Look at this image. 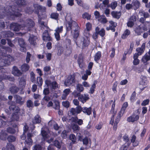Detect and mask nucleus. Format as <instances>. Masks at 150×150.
<instances>
[{
    "instance_id": "nucleus-1",
    "label": "nucleus",
    "mask_w": 150,
    "mask_h": 150,
    "mask_svg": "<svg viewBox=\"0 0 150 150\" xmlns=\"http://www.w3.org/2000/svg\"><path fill=\"white\" fill-rule=\"evenodd\" d=\"M66 26L67 32L71 31L74 40L77 46L79 47H81L83 49L88 46L90 43L89 36L84 35L80 41L77 40L80 34L81 28L76 21L71 18L70 21H66ZM89 34V33L88 36Z\"/></svg>"
},
{
    "instance_id": "nucleus-2",
    "label": "nucleus",
    "mask_w": 150,
    "mask_h": 150,
    "mask_svg": "<svg viewBox=\"0 0 150 150\" xmlns=\"http://www.w3.org/2000/svg\"><path fill=\"white\" fill-rule=\"evenodd\" d=\"M21 11L17 6H7L3 7L0 6V19L4 18L6 16H9L13 20L16 18H20L22 16Z\"/></svg>"
},
{
    "instance_id": "nucleus-3",
    "label": "nucleus",
    "mask_w": 150,
    "mask_h": 150,
    "mask_svg": "<svg viewBox=\"0 0 150 150\" xmlns=\"http://www.w3.org/2000/svg\"><path fill=\"white\" fill-rule=\"evenodd\" d=\"M1 52V59L3 60L4 65L5 66L9 65L13 60V58L7 53H11L12 50L11 48L8 47H2L0 49Z\"/></svg>"
},
{
    "instance_id": "nucleus-4",
    "label": "nucleus",
    "mask_w": 150,
    "mask_h": 150,
    "mask_svg": "<svg viewBox=\"0 0 150 150\" xmlns=\"http://www.w3.org/2000/svg\"><path fill=\"white\" fill-rule=\"evenodd\" d=\"M34 11L33 7H27L25 10V12L27 13L30 14H31L34 11V13L37 14L38 18L41 20L42 17L40 15L39 11L42 13L45 12L46 11L45 7H43L42 6L39 5L38 4H35L34 5Z\"/></svg>"
},
{
    "instance_id": "nucleus-5",
    "label": "nucleus",
    "mask_w": 150,
    "mask_h": 150,
    "mask_svg": "<svg viewBox=\"0 0 150 150\" xmlns=\"http://www.w3.org/2000/svg\"><path fill=\"white\" fill-rule=\"evenodd\" d=\"M82 111L88 115H90L91 114L92 109L91 107L88 108L86 107L82 108L81 106H78L76 108H71L70 110V112L72 115H77Z\"/></svg>"
},
{
    "instance_id": "nucleus-6",
    "label": "nucleus",
    "mask_w": 150,
    "mask_h": 150,
    "mask_svg": "<svg viewBox=\"0 0 150 150\" xmlns=\"http://www.w3.org/2000/svg\"><path fill=\"white\" fill-rule=\"evenodd\" d=\"M3 67V66L0 65V91L2 90L4 87V83L2 82L3 80H8L11 81H13L15 80L14 77L4 74L6 70Z\"/></svg>"
},
{
    "instance_id": "nucleus-7",
    "label": "nucleus",
    "mask_w": 150,
    "mask_h": 150,
    "mask_svg": "<svg viewBox=\"0 0 150 150\" xmlns=\"http://www.w3.org/2000/svg\"><path fill=\"white\" fill-rule=\"evenodd\" d=\"M9 109L13 112L11 118V122L18 121L19 119L20 108L15 105H11L9 106Z\"/></svg>"
},
{
    "instance_id": "nucleus-8",
    "label": "nucleus",
    "mask_w": 150,
    "mask_h": 150,
    "mask_svg": "<svg viewBox=\"0 0 150 150\" xmlns=\"http://www.w3.org/2000/svg\"><path fill=\"white\" fill-rule=\"evenodd\" d=\"M35 25V22L30 19H27L24 21V23L22 24L23 29L25 28L29 31L31 30L32 29L34 26Z\"/></svg>"
},
{
    "instance_id": "nucleus-9",
    "label": "nucleus",
    "mask_w": 150,
    "mask_h": 150,
    "mask_svg": "<svg viewBox=\"0 0 150 150\" xmlns=\"http://www.w3.org/2000/svg\"><path fill=\"white\" fill-rule=\"evenodd\" d=\"M125 112L121 110L118 113L117 116L115 119L114 126L113 127V129L114 131H116L117 127V124L119 123L121 117L123 115Z\"/></svg>"
},
{
    "instance_id": "nucleus-10",
    "label": "nucleus",
    "mask_w": 150,
    "mask_h": 150,
    "mask_svg": "<svg viewBox=\"0 0 150 150\" xmlns=\"http://www.w3.org/2000/svg\"><path fill=\"white\" fill-rule=\"evenodd\" d=\"M75 76L74 74L68 76L64 82V84L66 86H69L75 82Z\"/></svg>"
},
{
    "instance_id": "nucleus-11",
    "label": "nucleus",
    "mask_w": 150,
    "mask_h": 150,
    "mask_svg": "<svg viewBox=\"0 0 150 150\" xmlns=\"http://www.w3.org/2000/svg\"><path fill=\"white\" fill-rule=\"evenodd\" d=\"M10 29L15 32H18L21 28L23 29L22 25V24H19L17 23H11L10 24Z\"/></svg>"
},
{
    "instance_id": "nucleus-12",
    "label": "nucleus",
    "mask_w": 150,
    "mask_h": 150,
    "mask_svg": "<svg viewBox=\"0 0 150 150\" xmlns=\"http://www.w3.org/2000/svg\"><path fill=\"white\" fill-rule=\"evenodd\" d=\"M45 83L47 87H50L51 90L55 89L58 87V84L55 81L52 82L50 80H47Z\"/></svg>"
},
{
    "instance_id": "nucleus-13",
    "label": "nucleus",
    "mask_w": 150,
    "mask_h": 150,
    "mask_svg": "<svg viewBox=\"0 0 150 150\" xmlns=\"http://www.w3.org/2000/svg\"><path fill=\"white\" fill-rule=\"evenodd\" d=\"M42 38L43 40L45 42L52 41V38L50 36L47 30H45L42 34Z\"/></svg>"
},
{
    "instance_id": "nucleus-14",
    "label": "nucleus",
    "mask_w": 150,
    "mask_h": 150,
    "mask_svg": "<svg viewBox=\"0 0 150 150\" xmlns=\"http://www.w3.org/2000/svg\"><path fill=\"white\" fill-rule=\"evenodd\" d=\"M33 136L32 134L30 133H28L27 134V138L25 139L24 142L25 145L28 146H31L32 144L33 141L32 137Z\"/></svg>"
},
{
    "instance_id": "nucleus-15",
    "label": "nucleus",
    "mask_w": 150,
    "mask_h": 150,
    "mask_svg": "<svg viewBox=\"0 0 150 150\" xmlns=\"http://www.w3.org/2000/svg\"><path fill=\"white\" fill-rule=\"evenodd\" d=\"M145 43H144L141 45V47H138L136 49V51L137 53H135L134 55H136L139 57V56L141 55L144 52L145 49Z\"/></svg>"
},
{
    "instance_id": "nucleus-16",
    "label": "nucleus",
    "mask_w": 150,
    "mask_h": 150,
    "mask_svg": "<svg viewBox=\"0 0 150 150\" xmlns=\"http://www.w3.org/2000/svg\"><path fill=\"white\" fill-rule=\"evenodd\" d=\"M139 117V115H136L134 113H133L130 116L127 118V120L129 122L133 123L135 121H138Z\"/></svg>"
},
{
    "instance_id": "nucleus-17",
    "label": "nucleus",
    "mask_w": 150,
    "mask_h": 150,
    "mask_svg": "<svg viewBox=\"0 0 150 150\" xmlns=\"http://www.w3.org/2000/svg\"><path fill=\"white\" fill-rule=\"evenodd\" d=\"M37 36L33 35H30L28 39L29 42L31 45L35 46L37 44L36 40H38Z\"/></svg>"
},
{
    "instance_id": "nucleus-18",
    "label": "nucleus",
    "mask_w": 150,
    "mask_h": 150,
    "mask_svg": "<svg viewBox=\"0 0 150 150\" xmlns=\"http://www.w3.org/2000/svg\"><path fill=\"white\" fill-rule=\"evenodd\" d=\"M109 23H110L109 27H107L106 28V30H111L113 32H115V28L117 26V23L112 21H109Z\"/></svg>"
},
{
    "instance_id": "nucleus-19",
    "label": "nucleus",
    "mask_w": 150,
    "mask_h": 150,
    "mask_svg": "<svg viewBox=\"0 0 150 150\" xmlns=\"http://www.w3.org/2000/svg\"><path fill=\"white\" fill-rule=\"evenodd\" d=\"M18 42L21 47L20 50L22 52H25L26 50L25 44L22 38H19L18 40Z\"/></svg>"
},
{
    "instance_id": "nucleus-20",
    "label": "nucleus",
    "mask_w": 150,
    "mask_h": 150,
    "mask_svg": "<svg viewBox=\"0 0 150 150\" xmlns=\"http://www.w3.org/2000/svg\"><path fill=\"white\" fill-rule=\"evenodd\" d=\"M77 62L79 66L81 69H82L85 67V63L84 61L83 57L81 55H79Z\"/></svg>"
},
{
    "instance_id": "nucleus-21",
    "label": "nucleus",
    "mask_w": 150,
    "mask_h": 150,
    "mask_svg": "<svg viewBox=\"0 0 150 150\" xmlns=\"http://www.w3.org/2000/svg\"><path fill=\"white\" fill-rule=\"evenodd\" d=\"M79 100L84 103L89 99V95L87 94L81 95L79 97H78Z\"/></svg>"
},
{
    "instance_id": "nucleus-22",
    "label": "nucleus",
    "mask_w": 150,
    "mask_h": 150,
    "mask_svg": "<svg viewBox=\"0 0 150 150\" xmlns=\"http://www.w3.org/2000/svg\"><path fill=\"white\" fill-rule=\"evenodd\" d=\"M136 17L135 16H131L127 23V26L130 28L133 27L134 25V22L136 21Z\"/></svg>"
},
{
    "instance_id": "nucleus-23",
    "label": "nucleus",
    "mask_w": 150,
    "mask_h": 150,
    "mask_svg": "<svg viewBox=\"0 0 150 150\" xmlns=\"http://www.w3.org/2000/svg\"><path fill=\"white\" fill-rule=\"evenodd\" d=\"M12 74L14 76H21L22 74L21 72L18 69V67L16 66L13 67Z\"/></svg>"
},
{
    "instance_id": "nucleus-24",
    "label": "nucleus",
    "mask_w": 150,
    "mask_h": 150,
    "mask_svg": "<svg viewBox=\"0 0 150 150\" xmlns=\"http://www.w3.org/2000/svg\"><path fill=\"white\" fill-rule=\"evenodd\" d=\"M19 90V88L16 86L15 84H13L9 88V91L12 94L17 93Z\"/></svg>"
},
{
    "instance_id": "nucleus-25",
    "label": "nucleus",
    "mask_w": 150,
    "mask_h": 150,
    "mask_svg": "<svg viewBox=\"0 0 150 150\" xmlns=\"http://www.w3.org/2000/svg\"><path fill=\"white\" fill-rule=\"evenodd\" d=\"M14 97L16 99V103L20 105H23L24 103L23 100H22V98L21 97L18 95H15L14 96Z\"/></svg>"
},
{
    "instance_id": "nucleus-26",
    "label": "nucleus",
    "mask_w": 150,
    "mask_h": 150,
    "mask_svg": "<svg viewBox=\"0 0 150 150\" xmlns=\"http://www.w3.org/2000/svg\"><path fill=\"white\" fill-rule=\"evenodd\" d=\"M4 38H12L14 35V33L10 31H4L1 32Z\"/></svg>"
},
{
    "instance_id": "nucleus-27",
    "label": "nucleus",
    "mask_w": 150,
    "mask_h": 150,
    "mask_svg": "<svg viewBox=\"0 0 150 150\" xmlns=\"http://www.w3.org/2000/svg\"><path fill=\"white\" fill-rule=\"evenodd\" d=\"M136 137L135 135H133L131 137V142L132 143V146L134 147L138 146L139 144L138 141L136 140Z\"/></svg>"
},
{
    "instance_id": "nucleus-28",
    "label": "nucleus",
    "mask_w": 150,
    "mask_h": 150,
    "mask_svg": "<svg viewBox=\"0 0 150 150\" xmlns=\"http://www.w3.org/2000/svg\"><path fill=\"white\" fill-rule=\"evenodd\" d=\"M2 150H15V148L12 144L7 143L6 147H3Z\"/></svg>"
},
{
    "instance_id": "nucleus-29",
    "label": "nucleus",
    "mask_w": 150,
    "mask_h": 150,
    "mask_svg": "<svg viewBox=\"0 0 150 150\" xmlns=\"http://www.w3.org/2000/svg\"><path fill=\"white\" fill-rule=\"evenodd\" d=\"M102 56L101 52L100 51L97 52L95 54L94 57V60L96 62H98Z\"/></svg>"
},
{
    "instance_id": "nucleus-30",
    "label": "nucleus",
    "mask_w": 150,
    "mask_h": 150,
    "mask_svg": "<svg viewBox=\"0 0 150 150\" xmlns=\"http://www.w3.org/2000/svg\"><path fill=\"white\" fill-rule=\"evenodd\" d=\"M83 144L86 146L87 145L88 143L90 144L89 147L91 146V142L90 139H88L87 136L85 137L82 139Z\"/></svg>"
},
{
    "instance_id": "nucleus-31",
    "label": "nucleus",
    "mask_w": 150,
    "mask_h": 150,
    "mask_svg": "<svg viewBox=\"0 0 150 150\" xmlns=\"http://www.w3.org/2000/svg\"><path fill=\"white\" fill-rule=\"evenodd\" d=\"M133 7L135 10H136L139 7L140 5V2L137 0L133 1L132 3Z\"/></svg>"
},
{
    "instance_id": "nucleus-32",
    "label": "nucleus",
    "mask_w": 150,
    "mask_h": 150,
    "mask_svg": "<svg viewBox=\"0 0 150 150\" xmlns=\"http://www.w3.org/2000/svg\"><path fill=\"white\" fill-rule=\"evenodd\" d=\"M134 31L138 35H141V34L144 32L140 25L137 27L135 28Z\"/></svg>"
},
{
    "instance_id": "nucleus-33",
    "label": "nucleus",
    "mask_w": 150,
    "mask_h": 150,
    "mask_svg": "<svg viewBox=\"0 0 150 150\" xmlns=\"http://www.w3.org/2000/svg\"><path fill=\"white\" fill-rule=\"evenodd\" d=\"M41 122V118L38 115H37L34 117V119L33 120V122L34 124L40 123Z\"/></svg>"
},
{
    "instance_id": "nucleus-34",
    "label": "nucleus",
    "mask_w": 150,
    "mask_h": 150,
    "mask_svg": "<svg viewBox=\"0 0 150 150\" xmlns=\"http://www.w3.org/2000/svg\"><path fill=\"white\" fill-rule=\"evenodd\" d=\"M30 66L28 64L26 63L23 64L21 66V70L23 72H26L28 70Z\"/></svg>"
},
{
    "instance_id": "nucleus-35",
    "label": "nucleus",
    "mask_w": 150,
    "mask_h": 150,
    "mask_svg": "<svg viewBox=\"0 0 150 150\" xmlns=\"http://www.w3.org/2000/svg\"><path fill=\"white\" fill-rule=\"evenodd\" d=\"M97 82L96 81H94L93 83L91 85V86L90 88V90L88 92V93L91 94H93L94 92L95 91V89L96 88V84Z\"/></svg>"
},
{
    "instance_id": "nucleus-36",
    "label": "nucleus",
    "mask_w": 150,
    "mask_h": 150,
    "mask_svg": "<svg viewBox=\"0 0 150 150\" xmlns=\"http://www.w3.org/2000/svg\"><path fill=\"white\" fill-rule=\"evenodd\" d=\"M120 12L115 11H112L111 12V14L112 17L119 19L120 17Z\"/></svg>"
},
{
    "instance_id": "nucleus-37",
    "label": "nucleus",
    "mask_w": 150,
    "mask_h": 150,
    "mask_svg": "<svg viewBox=\"0 0 150 150\" xmlns=\"http://www.w3.org/2000/svg\"><path fill=\"white\" fill-rule=\"evenodd\" d=\"M16 3L19 6H24L26 5V1L25 0H14Z\"/></svg>"
},
{
    "instance_id": "nucleus-38",
    "label": "nucleus",
    "mask_w": 150,
    "mask_h": 150,
    "mask_svg": "<svg viewBox=\"0 0 150 150\" xmlns=\"http://www.w3.org/2000/svg\"><path fill=\"white\" fill-rule=\"evenodd\" d=\"M130 34V31L128 29H126L123 33L122 35L121 38L123 39H125Z\"/></svg>"
},
{
    "instance_id": "nucleus-39",
    "label": "nucleus",
    "mask_w": 150,
    "mask_h": 150,
    "mask_svg": "<svg viewBox=\"0 0 150 150\" xmlns=\"http://www.w3.org/2000/svg\"><path fill=\"white\" fill-rule=\"evenodd\" d=\"M54 105L53 108L55 110H58L60 108V103L59 101L57 100H54Z\"/></svg>"
},
{
    "instance_id": "nucleus-40",
    "label": "nucleus",
    "mask_w": 150,
    "mask_h": 150,
    "mask_svg": "<svg viewBox=\"0 0 150 150\" xmlns=\"http://www.w3.org/2000/svg\"><path fill=\"white\" fill-rule=\"evenodd\" d=\"M7 139L9 142H12L16 141V138L14 136L9 135L7 137Z\"/></svg>"
},
{
    "instance_id": "nucleus-41",
    "label": "nucleus",
    "mask_w": 150,
    "mask_h": 150,
    "mask_svg": "<svg viewBox=\"0 0 150 150\" xmlns=\"http://www.w3.org/2000/svg\"><path fill=\"white\" fill-rule=\"evenodd\" d=\"M150 60V55H148L146 53L143 56L142 59L143 62L144 63Z\"/></svg>"
},
{
    "instance_id": "nucleus-42",
    "label": "nucleus",
    "mask_w": 150,
    "mask_h": 150,
    "mask_svg": "<svg viewBox=\"0 0 150 150\" xmlns=\"http://www.w3.org/2000/svg\"><path fill=\"white\" fill-rule=\"evenodd\" d=\"M131 144V143H125L121 147L120 150H127Z\"/></svg>"
},
{
    "instance_id": "nucleus-43",
    "label": "nucleus",
    "mask_w": 150,
    "mask_h": 150,
    "mask_svg": "<svg viewBox=\"0 0 150 150\" xmlns=\"http://www.w3.org/2000/svg\"><path fill=\"white\" fill-rule=\"evenodd\" d=\"M139 57L136 56V55H133V59H134L133 61V64L135 65H137L139 63L140 61L138 59Z\"/></svg>"
},
{
    "instance_id": "nucleus-44",
    "label": "nucleus",
    "mask_w": 150,
    "mask_h": 150,
    "mask_svg": "<svg viewBox=\"0 0 150 150\" xmlns=\"http://www.w3.org/2000/svg\"><path fill=\"white\" fill-rule=\"evenodd\" d=\"M59 16V14L57 13H52L50 15L51 18L56 20L58 19Z\"/></svg>"
},
{
    "instance_id": "nucleus-45",
    "label": "nucleus",
    "mask_w": 150,
    "mask_h": 150,
    "mask_svg": "<svg viewBox=\"0 0 150 150\" xmlns=\"http://www.w3.org/2000/svg\"><path fill=\"white\" fill-rule=\"evenodd\" d=\"M82 18L84 19H86L87 20H90L91 18V15L87 12H85L82 15Z\"/></svg>"
},
{
    "instance_id": "nucleus-46",
    "label": "nucleus",
    "mask_w": 150,
    "mask_h": 150,
    "mask_svg": "<svg viewBox=\"0 0 150 150\" xmlns=\"http://www.w3.org/2000/svg\"><path fill=\"white\" fill-rule=\"evenodd\" d=\"M117 2L116 1L112 2L111 3L110 5H108V7H110L112 9L114 10L117 7Z\"/></svg>"
},
{
    "instance_id": "nucleus-47",
    "label": "nucleus",
    "mask_w": 150,
    "mask_h": 150,
    "mask_svg": "<svg viewBox=\"0 0 150 150\" xmlns=\"http://www.w3.org/2000/svg\"><path fill=\"white\" fill-rule=\"evenodd\" d=\"M37 82L38 85L39 86H41L43 83V80L40 76L38 77L37 79Z\"/></svg>"
},
{
    "instance_id": "nucleus-48",
    "label": "nucleus",
    "mask_w": 150,
    "mask_h": 150,
    "mask_svg": "<svg viewBox=\"0 0 150 150\" xmlns=\"http://www.w3.org/2000/svg\"><path fill=\"white\" fill-rule=\"evenodd\" d=\"M76 89L78 91L81 92L83 91L84 88L82 85L78 84L76 86Z\"/></svg>"
},
{
    "instance_id": "nucleus-49",
    "label": "nucleus",
    "mask_w": 150,
    "mask_h": 150,
    "mask_svg": "<svg viewBox=\"0 0 150 150\" xmlns=\"http://www.w3.org/2000/svg\"><path fill=\"white\" fill-rule=\"evenodd\" d=\"M72 128L74 133L76 131L79 130L80 129V127L78 125L75 124H73L72 125Z\"/></svg>"
},
{
    "instance_id": "nucleus-50",
    "label": "nucleus",
    "mask_w": 150,
    "mask_h": 150,
    "mask_svg": "<svg viewBox=\"0 0 150 150\" xmlns=\"http://www.w3.org/2000/svg\"><path fill=\"white\" fill-rule=\"evenodd\" d=\"M63 31V26H62L58 27L55 30V33H62Z\"/></svg>"
},
{
    "instance_id": "nucleus-51",
    "label": "nucleus",
    "mask_w": 150,
    "mask_h": 150,
    "mask_svg": "<svg viewBox=\"0 0 150 150\" xmlns=\"http://www.w3.org/2000/svg\"><path fill=\"white\" fill-rule=\"evenodd\" d=\"M41 134L44 140L47 139L48 138V134L47 132L45 130L41 131Z\"/></svg>"
},
{
    "instance_id": "nucleus-52",
    "label": "nucleus",
    "mask_w": 150,
    "mask_h": 150,
    "mask_svg": "<svg viewBox=\"0 0 150 150\" xmlns=\"http://www.w3.org/2000/svg\"><path fill=\"white\" fill-rule=\"evenodd\" d=\"M128 106V104L127 102H124L122 106L121 109V110L125 112L126 109L127 107Z\"/></svg>"
},
{
    "instance_id": "nucleus-53",
    "label": "nucleus",
    "mask_w": 150,
    "mask_h": 150,
    "mask_svg": "<svg viewBox=\"0 0 150 150\" xmlns=\"http://www.w3.org/2000/svg\"><path fill=\"white\" fill-rule=\"evenodd\" d=\"M70 139L72 141L73 143H75L76 141V137L74 134H71L69 136Z\"/></svg>"
},
{
    "instance_id": "nucleus-54",
    "label": "nucleus",
    "mask_w": 150,
    "mask_h": 150,
    "mask_svg": "<svg viewBox=\"0 0 150 150\" xmlns=\"http://www.w3.org/2000/svg\"><path fill=\"white\" fill-rule=\"evenodd\" d=\"M6 25L5 22L2 20H0V31L3 29H4Z\"/></svg>"
},
{
    "instance_id": "nucleus-55",
    "label": "nucleus",
    "mask_w": 150,
    "mask_h": 150,
    "mask_svg": "<svg viewBox=\"0 0 150 150\" xmlns=\"http://www.w3.org/2000/svg\"><path fill=\"white\" fill-rule=\"evenodd\" d=\"M86 29L87 31H89L92 29V24L90 22L87 23L86 25Z\"/></svg>"
},
{
    "instance_id": "nucleus-56",
    "label": "nucleus",
    "mask_w": 150,
    "mask_h": 150,
    "mask_svg": "<svg viewBox=\"0 0 150 150\" xmlns=\"http://www.w3.org/2000/svg\"><path fill=\"white\" fill-rule=\"evenodd\" d=\"M26 105L27 107L30 108L33 107V102L30 100H28L26 103Z\"/></svg>"
},
{
    "instance_id": "nucleus-57",
    "label": "nucleus",
    "mask_w": 150,
    "mask_h": 150,
    "mask_svg": "<svg viewBox=\"0 0 150 150\" xmlns=\"http://www.w3.org/2000/svg\"><path fill=\"white\" fill-rule=\"evenodd\" d=\"M54 145L58 149H60L61 147V146L60 143L57 140H55L54 141Z\"/></svg>"
},
{
    "instance_id": "nucleus-58",
    "label": "nucleus",
    "mask_w": 150,
    "mask_h": 150,
    "mask_svg": "<svg viewBox=\"0 0 150 150\" xmlns=\"http://www.w3.org/2000/svg\"><path fill=\"white\" fill-rule=\"evenodd\" d=\"M7 134L4 133H0V139L3 140H5L7 138Z\"/></svg>"
},
{
    "instance_id": "nucleus-59",
    "label": "nucleus",
    "mask_w": 150,
    "mask_h": 150,
    "mask_svg": "<svg viewBox=\"0 0 150 150\" xmlns=\"http://www.w3.org/2000/svg\"><path fill=\"white\" fill-rule=\"evenodd\" d=\"M68 133V132L67 131L64 130L61 134V136L62 138L65 139L67 137Z\"/></svg>"
},
{
    "instance_id": "nucleus-60",
    "label": "nucleus",
    "mask_w": 150,
    "mask_h": 150,
    "mask_svg": "<svg viewBox=\"0 0 150 150\" xmlns=\"http://www.w3.org/2000/svg\"><path fill=\"white\" fill-rule=\"evenodd\" d=\"M7 131L8 133L11 134H14L16 132V130L15 129L9 127L7 129Z\"/></svg>"
},
{
    "instance_id": "nucleus-61",
    "label": "nucleus",
    "mask_w": 150,
    "mask_h": 150,
    "mask_svg": "<svg viewBox=\"0 0 150 150\" xmlns=\"http://www.w3.org/2000/svg\"><path fill=\"white\" fill-rule=\"evenodd\" d=\"M42 147L40 145L36 144L34 146L33 150H42Z\"/></svg>"
},
{
    "instance_id": "nucleus-62",
    "label": "nucleus",
    "mask_w": 150,
    "mask_h": 150,
    "mask_svg": "<svg viewBox=\"0 0 150 150\" xmlns=\"http://www.w3.org/2000/svg\"><path fill=\"white\" fill-rule=\"evenodd\" d=\"M51 68L50 66H46L44 67L43 71L45 74H46L47 73L50 71Z\"/></svg>"
},
{
    "instance_id": "nucleus-63",
    "label": "nucleus",
    "mask_w": 150,
    "mask_h": 150,
    "mask_svg": "<svg viewBox=\"0 0 150 150\" xmlns=\"http://www.w3.org/2000/svg\"><path fill=\"white\" fill-rule=\"evenodd\" d=\"M27 55L26 58V61L27 63H28L30 61V58L31 56V54L29 52H27Z\"/></svg>"
},
{
    "instance_id": "nucleus-64",
    "label": "nucleus",
    "mask_w": 150,
    "mask_h": 150,
    "mask_svg": "<svg viewBox=\"0 0 150 150\" xmlns=\"http://www.w3.org/2000/svg\"><path fill=\"white\" fill-rule=\"evenodd\" d=\"M62 105L64 107L68 108L69 106V103L68 101H64L62 102Z\"/></svg>"
}]
</instances>
